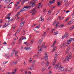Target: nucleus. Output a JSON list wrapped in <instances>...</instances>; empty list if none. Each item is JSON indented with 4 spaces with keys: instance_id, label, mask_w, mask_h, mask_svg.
<instances>
[{
    "instance_id": "31",
    "label": "nucleus",
    "mask_w": 74,
    "mask_h": 74,
    "mask_svg": "<svg viewBox=\"0 0 74 74\" xmlns=\"http://www.w3.org/2000/svg\"><path fill=\"white\" fill-rule=\"evenodd\" d=\"M21 6H18L16 8V9L17 10H19V9H20V8H21Z\"/></svg>"
},
{
    "instance_id": "11",
    "label": "nucleus",
    "mask_w": 74,
    "mask_h": 74,
    "mask_svg": "<svg viewBox=\"0 0 74 74\" xmlns=\"http://www.w3.org/2000/svg\"><path fill=\"white\" fill-rule=\"evenodd\" d=\"M71 53H71L70 52L69 53L68 56H67V57H68V58H69L70 56V57L71 58Z\"/></svg>"
},
{
    "instance_id": "37",
    "label": "nucleus",
    "mask_w": 74,
    "mask_h": 74,
    "mask_svg": "<svg viewBox=\"0 0 74 74\" xmlns=\"http://www.w3.org/2000/svg\"><path fill=\"white\" fill-rule=\"evenodd\" d=\"M36 12H36V11H34V12H33L32 14L33 15H34L35 14H36Z\"/></svg>"
},
{
    "instance_id": "61",
    "label": "nucleus",
    "mask_w": 74,
    "mask_h": 74,
    "mask_svg": "<svg viewBox=\"0 0 74 74\" xmlns=\"http://www.w3.org/2000/svg\"><path fill=\"white\" fill-rule=\"evenodd\" d=\"M33 63H34L35 64V63H36V61H35V60H34L33 62Z\"/></svg>"
},
{
    "instance_id": "14",
    "label": "nucleus",
    "mask_w": 74,
    "mask_h": 74,
    "mask_svg": "<svg viewBox=\"0 0 74 74\" xmlns=\"http://www.w3.org/2000/svg\"><path fill=\"white\" fill-rule=\"evenodd\" d=\"M23 38V36H21V38L19 39V40L18 41V42L19 43H20V44L21 43V39H22Z\"/></svg>"
},
{
    "instance_id": "29",
    "label": "nucleus",
    "mask_w": 74,
    "mask_h": 74,
    "mask_svg": "<svg viewBox=\"0 0 74 74\" xmlns=\"http://www.w3.org/2000/svg\"><path fill=\"white\" fill-rule=\"evenodd\" d=\"M65 4H66L67 2H68V0H64Z\"/></svg>"
},
{
    "instance_id": "42",
    "label": "nucleus",
    "mask_w": 74,
    "mask_h": 74,
    "mask_svg": "<svg viewBox=\"0 0 74 74\" xmlns=\"http://www.w3.org/2000/svg\"><path fill=\"white\" fill-rule=\"evenodd\" d=\"M55 35H57V34H58V31H57L56 32H54Z\"/></svg>"
},
{
    "instance_id": "62",
    "label": "nucleus",
    "mask_w": 74,
    "mask_h": 74,
    "mask_svg": "<svg viewBox=\"0 0 74 74\" xmlns=\"http://www.w3.org/2000/svg\"><path fill=\"white\" fill-rule=\"evenodd\" d=\"M54 46H55V45H53H53L51 46L52 48H53V47H54Z\"/></svg>"
},
{
    "instance_id": "39",
    "label": "nucleus",
    "mask_w": 74,
    "mask_h": 74,
    "mask_svg": "<svg viewBox=\"0 0 74 74\" xmlns=\"http://www.w3.org/2000/svg\"><path fill=\"white\" fill-rule=\"evenodd\" d=\"M23 9H24V8H23L21 9V10L20 11V12H22V11H25V10H23Z\"/></svg>"
},
{
    "instance_id": "18",
    "label": "nucleus",
    "mask_w": 74,
    "mask_h": 74,
    "mask_svg": "<svg viewBox=\"0 0 74 74\" xmlns=\"http://www.w3.org/2000/svg\"><path fill=\"white\" fill-rule=\"evenodd\" d=\"M19 3H20V2H17V3H16V6H15V7H17V6L19 4Z\"/></svg>"
},
{
    "instance_id": "51",
    "label": "nucleus",
    "mask_w": 74,
    "mask_h": 74,
    "mask_svg": "<svg viewBox=\"0 0 74 74\" xmlns=\"http://www.w3.org/2000/svg\"><path fill=\"white\" fill-rule=\"evenodd\" d=\"M25 22L24 21L22 22L21 23H22V24H23V25H24V24H25Z\"/></svg>"
},
{
    "instance_id": "48",
    "label": "nucleus",
    "mask_w": 74,
    "mask_h": 74,
    "mask_svg": "<svg viewBox=\"0 0 74 74\" xmlns=\"http://www.w3.org/2000/svg\"><path fill=\"white\" fill-rule=\"evenodd\" d=\"M47 46H45L43 48L44 49H47Z\"/></svg>"
},
{
    "instance_id": "13",
    "label": "nucleus",
    "mask_w": 74,
    "mask_h": 74,
    "mask_svg": "<svg viewBox=\"0 0 74 74\" xmlns=\"http://www.w3.org/2000/svg\"><path fill=\"white\" fill-rule=\"evenodd\" d=\"M42 7V5H41V3H39V6L38 7V8H41Z\"/></svg>"
},
{
    "instance_id": "8",
    "label": "nucleus",
    "mask_w": 74,
    "mask_h": 74,
    "mask_svg": "<svg viewBox=\"0 0 74 74\" xmlns=\"http://www.w3.org/2000/svg\"><path fill=\"white\" fill-rule=\"evenodd\" d=\"M34 66H33V65L32 66L30 67L29 68H28L27 69V70H33V69H34Z\"/></svg>"
},
{
    "instance_id": "24",
    "label": "nucleus",
    "mask_w": 74,
    "mask_h": 74,
    "mask_svg": "<svg viewBox=\"0 0 74 74\" xmlns=\"http://www.w3.org/2000/svg\"><path fill=\"white\" fill-rule=\"evenodd\" d=\"M25 49L26 50H29L30 49V47H25Z\"/></svg>"
},
{
    "instance_id": "21",
    "label": "nucleus",
    "mask_w": 74,
    "mask_h": 74,
    "mask_svg": "<svg viewBox=\"0 0 74 74\" xmlns=\"http://www.w3.org/2000/svg\"><path fill=\"white\" fill-rule=\"evenodd\" d=\"M44 64H45V62H42L41 64V66H44Z\"/></svg>"
},
{
    "instance_id": "64",
    "label": "nucleus",
    "mask_w": 74,
    "mask_h": 74,
    "mask_svg": "<svg viewBox=\"0 0 74 74\" xmlns=\"http://www.w3.org/2000/svg\"><path fill=\"white\" fill-rule=\"evenodd\" d=\"M28 74H32V73L30 72V71L28 72Z\"/></svg>"
},
{
    "instance_id": "58",
    "label": "nucleus",
    "mask_w": 74,
    "mask_h": 74,
    "mask_svg": "<svg viewBox=\"0 0 74 74\" xmlns=\"http://www.w3.org/2000/svg\"><path fill=\"white\" fill-rule=\"evenodd\" d=\"M3 56L5 57V56H7V54H4L3 55Z\"/></svg>"
},
{
    "instance_id": "56",
    "label": "nucleus",
    "mask_w": 74,
    "mask_h": 74,
    "mask_svg": "<svg viewBox=\"0 0 74 74\" xmlns=\"http://www.w3.org/2000/svg\"><path fill=\"white\" fill-rule=\"evenodd\" d=\"M55 8V6H54L52 7V8H51V10H53V9H54V8Z\"/></svg>"
},
{
    "instance_id": "32",
    "label": "nucleus",
    "mask_w": 74,
    "mask_h": 74,
    "mask_svg": "<svg viewBox=\"0 0 74 74\" xmlns=\"http://www.w3.org/2000/svg\"><path fill=\"white\" fill-rule=\"evenodd\" d=\"M34 31H35V32L36 33H40V32H39V31H36V30L34 29Z\"/></svg>"
},
{
    "instance_id": "26",
    "label": "nucleus",
    "mask_w": 74,
    "mask_h": 74,
    "mask_svg": "<svg viewBox=\"0 0 74 74\" xmlns=\"http://www.w3.org/2000/svg\"><path fill=\"white\" fill-rule=\"evenodd\" d=\"M21 12H20H20H19L17 13V14L16 15H16H20V14H21Z\"/></svg>"
},
{
    "instance_id": "2",
    "label": "nucleus",
    "mask_w": 74,
    "mask_h": 74,
    "mask_svg": "<svg viewBox=\"0 0 74 74\" xmlns=\"http://www.w3.org/2000/svg\"><path fill=\"white\" fill-rule=\"evenodd\" d=\"M71 60V57H70V56L69 58H68L67 57H66V58L63 61V62L64 63H65L66 61H68V62H69V60Z\"/></svg>"
},
{
    "instance_id": "60",
    "label": "nucleus",
    "mask_w": 74,
    "mask_h": 74,
    "mask_svg": "<svg viewBox=\"0 0 74 74\" xmlns=\"http://www.w3.org/2000/svg\"><path fill=\"white\" fill-rule=\"evenodd\" d=\"M23 20H24L23 18H21V22H22V21H23Z\"/></svg>"
},
{
    "instance_id": "28",
    "label": "nucleus",
    "mask_w": 74,
    "mask_h": 74,
    "mask_svg": "<svg viewBox=\"0 0 74 74\" xmlns=\"http://www.w3.org/2000/svg\"><path fill=\"white\" fill-rule=\"evenodd\" d=\"M51 14V10H49V12H48V14L50 15Z\"/></svg>"
},
{
    "instance_id": "3",
    "label": "nucleus",
    "mask_w": 74,
    "mask_h": 74,
    "mask_svg": "<svg viewBox=\"0 0 74 74\" xmlns=\"http://www.w3.org/2000/svg\"><path fill=\"white\" fill-rule=\"evenodd\" d=\"M36 2L35 1H34L33 2H32V1H31L30 2V3L29 4V5H30L31 4H32V7H34L36 5L35 4H36Z\"/></svg>"
},
{
    "instance_id": "38",
    "label": "nucleus",
    "mask_w": 74,
    "mask_h": 74,
    "mask_svg": "<svg viewBox=\"0 0 74 74\" xmlns=\"http://www.w3.org/2000/svg\"><path fill=\"white\" fill-rule=\"evenodd\" d=\"M18 51H16L15 52V55H17L18 54Z\"/></svg>"
},
{
    "instance_id": "7",
    "label": "nucleus",
    "mask_w": 74,
    "mask_h": 74,
    "mask_svg": "<svg viewBox=\"0 0 74 74\" xmlns=\"http://www.w3.org/2000/svg\"><path fill=\"white\" fill-rule=\"evenodd\" d=\"M17 62H17V61H16L15 62H12L10 64L12 66H15V65H16V64H17Z\"/></svg>"
},
{
    "instance_id": "4",
    "label": "nucleus",
    "mask_w": 74,
    "mask_h": 74,
    "mask_svg": "<svg viewBox=\"0 0 74 74\" xmlns=\"http://www.w3.org/2000/svg\"><path fill=\"white\" fill-rule=\"evenodd\" d=\"M69 37V34L67 33H65L64 35L62 37V39H63V38H67V37Z\"/></svg>"
},
{
    "instance_id": "57",
    "label": "nucleus",
    "mask_w": 74,
    "mask_h": 74,
    "mask_svg": "<svg viewBox=\"0 0 74 74\" xmlns=\"http://www.w3.org/2000/svg\"><path fill=\"white\" fill-rule=\"evenodd\" d=\"M41 46L40 45H39L38 46V49H39V48H41Z\"/></svg>"
},
{
    "instance_id": "45",
    "label": "nucleus",
    "mask_w": 74,
    "mask_h": 74,
    "mask_svg": "<svg viewBox=\"0 0 74 74\" xmlns=\"http://www.w3.org/2000/svg\"><path fill=\"white\" fill-rule=\"evenodd\" d=\"M65 71H67V70H68V69L67 68H66L65 69H64V70Z\"/></svg>"
},
{
    "instance_id": "33",
    "label": "nucleus",
    "mask_w": 74,
    "mask_h": 74,
    "mask_svg": "<svg viewBox=\"0 0 74 74\" xmlns=\"http://www.w3.org/2000/svg\"><path fill=\"white\" fill-rule=\"evenodd\" d=\"M8 61L4 62L3 63V64H5L6 63H7V62H8Z\"/></svg>"
},
{
    "instance_id": "41",
    "label": "nucleus",
    "mask_w": 74,
    "mask_h": 74,
    "mask_svg": "<svg viewBox=\"0 0 74 74\" xmlns=\"http://www.w3.org/2000/svg\"><path fill=\"white\" fill-rule=\"evenodd\" d=\"M15 41H14L12 43V45H15Z\"/></svg>"
},
{
    "instance_id": "10",
    "label": "nucleus",
    "mask_w": 74,
    "mask_h": 74,
    "mask_svg": "<svg viewBox=\"0 0 74 74\" xmlns=\"http://www.w3.org/2000/svg\"><path fill=\"white\" fill-rule=\"evenodd\" d=\"M22 30V27L19 28L18 30L16 32V33H19L20 32H21V31Z\"/></svg>"
},
{
    "instance_id": "46",
    "label": "nucleus",
    "mask_w": 74,
    "mask_h": 74,
    "mask_svg": "<svg viewBox=\"0 0 74 74\" xmlns=\"http://www.w3.org/2000/svg\"><path fill=\"white\" fill-rule=\"evenodd\" d=\"M68 20H69V19L68 18H66L64 21V22H66L67 21H68Z\"/></svg>"
},
{
    "instance_id": "23",
    "label": "nucleus",
    "mask_w": 74,
    "mask_h": 74,
    "mask_svg": "<svg viewBox=\"0 0 74 74\" xmlns=\"http://www.w3.org/2000/svg\"><path fill=\"white\" fill-rule=\"evenodd\" d=\"M73 38H70L68 40V41L71 42V41H73Z\"/></svg>"
},
{
    "instance_id": "22",
    "label": "nucleus",
    "mask_w": 74,
    "mask_h": 74,
    "mask_svg": "<svg viewBox=\"0 0 74 74\" xmlns=\"http://www.w3.org/2000/svg\"><path fill=\"white\" fill-rule=\"evenodd\" d=\"M4 0H1V1H3ZM7 1H8V0H5V3H6V4H8V2H7Z\"/></svg>"
},
{
    "instance_id": "63",
    "label": "nucleus",
    "mask_w": 74,
    "mask_h": 74,
    "mask_svg": "<svg viewBox=\"0 0 74 74\" xmlns=\"http://www.w3.org/2000/svg\"><path fill=\"white\" fill-rule=\"evenodd\" d=\"M15 73H16V72H15L14 71V72L12 73V74H15Z\"/></svg>"
},
{
    "instance_id": "44",
    "label": "nucleus",
    "mask_w": 74,
    "mask_h": 74,
    "mask_svg": "<svg viewBox=\"0 0 74 74\" xmlns=\"http://www.w3.org/2000/svg\"><path fill=\"white\" fill-rule=\"evenodd\" d=\"M7 58H11V57L10 55H9L7 57Z\"/></svg>"
},
{
    "instance_id": "47",
    "label": "nucleus",
    "mask_w": 74,
    "mask_h": 74,
    "mask_svg": "<svg viewBox=\"0 0 74 74\" xmlns=\"http://www.w3.org/2000/svg\"><path fill=\"white\" fill-rule=\"evenodd\" d=\"M57 4H58V5L59 6V5H60V3L59 2H57Z\"/></svg>"
},
{
    "instance_id": "43",
    "label": "nucleus",
    "mask_w": 74,
    "mask_h": 74,
    "mask_svg": "<svg viewBox=\"0 0 74 74\" xmlns=\"http://www.w3.org/2000/svg\"><path fill=\"white\" fill-rule=\"evenodd\" d=\"M46 65L48 66H49V62H47L46 63Z\"/></svg>"
},
{
    "instance_id": "40",
    "label": "nucleus",
    "mask_w": 74,
    "mask_h": 74,
    "mask_svg": "<svg viewBox=\"0 0 74 74\" xmlns=\"http://www.w3.org/2000/svg\"><path fill=\"white\" fill-rule=\"evenodd\" d=\"M63 26H64V25L62 24L60 26V27L61 28H62V27H63Z\"/></svg>"
},
{
    "instance_id": "12",
    "label": "nucleus",
    "mask_w": 74,
    "mask_h": 74,
    "mask_svg": "<svg viewBox=\"0 0 74 74\" xmlns=\"http://www.w3.org/2000/svg\"><path fill=\"white\" fill-rule=\"evenodd\" d=\"M42 19V16H41L40 17V19H39V22H40V21H42V22H43V21H44V19Z\"/></svg>"
},
{
    "instance_id": "34",
    "label": "nucleus",
    "mask_w": 74,
    "mask_h": 74,
    "mask_svg": "<svg viewBox=\"0 0 74 74\" xmlns=\"http://www.w3.org/2000/svg\"><path fill=\"white\" fill-rule=\"evenodd\" d=\"M74 28V25H73L72 27L70 28V30H71L73 29V28Z\"/></svg>"
},
{
    "instance_id": "50",
    "label": "nucleus",
    "mask_w": 74,
    "mask_h": 74,
    "mask_svg": "<svg viewBox=\"0 0 74 74\" xmlns=\"http://www.w3.org/2000/svg\"><path fill=\"white\" fill-rule=\"evenodd\" d=\"M26 37H24L23 38H22V40H26Z\"/></svg>"
},
{
    "instance_id": "19",
    "label": "nucleus",
    "mask_w": 74,
    "mask_h": 74,
    "mask_svg": "<svg viewBox=\"0 0 74 74\" xmlns=\"http://www.w3.org/2000/svg\"><path fill=\"white\" fill-rule=\"evenodd\" d=\"M56 59H54L53 62V65H55V63H56Z\"/></svg>"
},
{
    "instance_id": "9",
    "label": "nucleus",
    "mask_w": 74,
    "mask_h": 74,
    "mask_svg": "<svg viewBox=\"0 0 74 74\" xmlns=\"http://www.w3.org/2000/svg\"><path fill=\"white\" fill-rule=\"evenodd\" d=\"M31 7H32V6H24L23 8H27V9L29 10V9H30Z\"/></svg>"
},
{
    "instance_id": "52",
    "label": "nucleus",
    "mask_w": 74,
    "mask_h": 74,
    "mask_svg": "<svg viewBox=\"0 0 74 74\" xmlns=\"http://www.w3.org/2000/svg\"><path fill=\"white\" fill-rule=\"evenodd\" d=\"M3 44H4L5 45H7V43L5 42L3 43Z\"/></svg>"
},
{
    "instance_id": "35",
    "label": "nucleus",
    "mask_w": 74,
    "mask_h": 74,
    "mask_svg": "<svg viewBox=\"0 0 74 74\" xmlns=\"http://www.w3.org/2000/svg\"><path fill=\"white\" fill-rule=\"evenodd\" d=\"M73 70V68H71L69 70V71H71L72 70Z\"/></svg>"
},
{
    "instance_id": "17",
    "label": "nucleus",
    "mask_w": 74,
    "mask_h": 74,
    "mask_svg": "<svg viewBox=\"0 0 74 74\" xmlns=\"http://www.w3.org/2000/svg\"><path fill=\"white\" fill-rule=\"evenodd\" d=\"M72 23H73V22L71 21H70L67 24V25H70Z\"/></svg>"
},
{
    "instance_id": "15",
    "label": "nucleus",
    "mask_w": 74,
    "mask_h": 74,
    "mask_svg": "<svg viewBox=\"0 0 74 74\" xmlns=\"http://www.w3.org/2000/svg\"><path fill=\"white\" fill-rule=\"evenodd\" d=\"M42 39H41L39 40V44H40L42 43Z\"/></svg>"
},
{
    "instance_id": "55",
    "label": "nucleus",
    "mask_w": 74,
    "mask_h": 74,
    "mask_svg": "<svg viewBox=\"0 0 74 74\" xmlns=\"http://www.w3.org/2000/svg\"><path fill=\"white\" fill-rule=\"evenodd\" d=\"M7 25H3V28H5V27H7Z\"/></svg>"
},
{
    "instance_id": "59",
    "label": "nucleus",
    "mask_w": 74,
    "mask_h": 74,
    "mask_svg": "<svg viewBox=\"0 0 74 74\" xmlns=\"http://www.w3.org/2000/svg\"><path fill=\"white\" fill-rule=\"evenodd\" d=\"M45 69H42V71H45Z\"/></svg>"
},
{
    "instance_id": "1",
    "label": "nucleus",
    "mask_w": 74,
    "mask_h": 74,
    "mask_svg": "<svg viewBox=\"0 0 74 74\" xmlns=\"http://www.w3.org/2000/svg\"><path fill=\"white\" fill-rule=\"evenodd\" d=\"M57 68L60 69L61 71L64 70V68L63 66H61L60 64H58L54 67L55 69H57Z\"/></svg>"
},
{
    "instance_id": "53",
    "label": "nucleus",
    "mask_w": 74,
    "mask_h": 74,
    "mask_svg": "<svg viewBox=\"0 0 74 74\" xmlns=\"http://www.w3.org/2000/svg\"><path fill=\"white\" fill-rule=\"evenodd\" d=\"M56 23V21H55L54 22L53 25H55Z\"/></svg>"
},
{
    "instance_id": "16",
    "label": "nucleus",
    "mask_w": 74,
    "mask_h": 74,
    "mask_svg": "<svg viewBox=\"0 0 74 74\" xmlns=\"http://www.w3.org/2000/svg\"><path fill=\"white\" fill-rule=\"evenodd\" d=\"M29 1V0H23L22 1V4H23L25 2V1Z\"/></svg>"
},
{
    "instance_id": "6",
    "label": "nucleus",
    "mask_w": 74,
    "mask_h": 74,
    "mask_svg": "<svg viewBox=\"0 0 74 74\" xmlns=\"http://www.w3.org/2000/svg\"><path fill=\"white\" fill-rule=\"evenodd\" d=\"M45 56L44 58L45 59V61H47V60H48V56L47 55V53H45Z\"/></svg>"
},
{
    "instance_id": "25",
    "label": "nucleus",
    "mask_w": 74,
    "mask_h": 74,
    "mask_svg": "<svg viewBox=\"0 0 74 74\" xmlns=\"http://www.w3.org/2000/svg\"><path fill=\"white\" fill-rule=\"evenodd\" d=\"M14 53H11V55L10 56H11V58H12V57H13V55H14Z\"/></svg>"
},
{
    "instance_id": "27",
    "label": "nucleus",
    "mask_w": 74,
    "mask_h": 74,
    "mask_svg": "<svg viewBox=\"0 0 74 74\" xmlns=\"http://www.w3.org/2000/svg\"><path fill=\"white\" fill-rule=\"evenodd\" d=\"M45 34H46V32H44V33L43 34V37H45Z\"/></svg>"
},
{
    "instance_id": "30",
    "label": "nucleus",
    "mask_w": 74,
    "mask_h": 74,
    "mask_svg": "<svg viewBox=\"0 0 74 74\" xmlns=\"http://www.w3.org/2000/svg\"><path fill=\"white\" fill-rule=\"evenodd\" d=\"M11 13H9L8 15H7L6 16V18H7V16H8V15H11Z\"/></svg>"
},
{
    "instance_id": "20",
    "label": "nucleus",
    "mask_w": 74,
    "mask_h": 74,
    "mask_svg": "<svg viewBox=\"0 0 74 74\" xmlns=\"http://www.w3.org/2000/svg\"><path fill=\"white\" fill-rule=\"evenodd\" d=\"M49 3L50 4H53V3H54V1H49Z\"/></svg>"
},
{
    "instance_id": "54",
    "label": "nucleus",
    "mask_w": 74,
    "mask_h": 74,
    "mask_svg": "<svg viewBox=\"0 0 74 74\" xmlns=\"http://www.w3.org/2000/svg\"><path fill=\"white\" fill-rule=\"evenodd\" d=\"M18 19H19V17H18V16H17V18H16V20Z\"/></svg>"
},
{
    "instance_id": "36",
    "label": "nucleus",
    "mask_w": 74,
    "mask_h": 74,
    "mask_svg": "<svg viewBox=\"0 0 74 74\" xmlns=\"http://www.w3.org/2000/svg\"><path fill=\"white\" fill-rule=\"evenodd\" d=\"M24 26V25L23 24H22V23H21L20 24V26L21 27H23Z\"/></svg>"
},
{
    "instance_id": "5",
    "label": "nucleus",
    "mask_w": 74,
    "mask_h": 74,
    "mask_svg": "<svg viewBox=\"0 0 74 74\" xmlns=\"http://www.w3.org/2000/svg\"><path fill=\"white\" fill-rule=\"evenodd\" d=\"M45 43H44L43 44H42V46H41V47H40V49L38 50V53H40V52H41V51H42V49L43 48V47H44V46H45Z\"/></svg>"
},
{
    "instance_id": "49",
    "label": "nucleus",
    "mask_w": 74,
    "mask_h": 74,
    "mask_svg": "<svg viewBox=\"0 0 74 74\" xmlns=\"http://www.w3.org/2000/svg\"><path fill=\"white\" fill-rule=\"evenodd\" d=\"M59 23H58L56 25V27H58V25H59Z\"/></svg>"
}]
</instances>
